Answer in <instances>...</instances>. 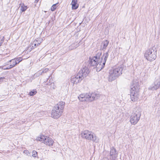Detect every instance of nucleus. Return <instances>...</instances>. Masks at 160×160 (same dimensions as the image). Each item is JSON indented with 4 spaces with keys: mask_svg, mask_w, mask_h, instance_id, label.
<instances>
[{
    "mask_svg": "<svg viewBox=\"0 0 160 160\" xmlns=\"http://www.w3.org/2000/svg\"><path fill=\"white\" fill-rule=\"evenodd\" d=\"M108 56V52H106L103 55L100 60L98 57L91 58L89 60L90 64L96 67L97 70L100 71L103 68Z\"/></svg>",
    "mask_w": 160,
    "mask_h": 160,
    "instance_id": "f257e3e1",
    "label": "nucleus"
},
{
    "mask_svg": "<svg viewBox=\"0 0 160 160\" xmlns=\"http://www.w3.org/2000/svg\"><path fill=\"white\" fill-rule=\"evenodd\" d=\"M80 135L83 139L92 141L96 143L99 142V139L92 132L85 130L81 132Z\"/></svg>",
    "mask_w": 160,
    "mask_h": 160,
    "instance_id": "f03ea898",
    "label": "nucleus"
},
{
    "mask_svg": "<svg viewBox=\"0 0 160 160\" xmlns=\"http://www.w3.org/2000/svg\"><path fill=\"white\" fill-rule=\"evenodd\" d=\"M122 67L111 69L109 72L108 78L109 81L112 82L115 79L122 73Z\"/></svg>",
    "mask_w": 160,
    "mask_h": 160,
    "instance_id": "7ed1b4c3",
    "label": "nucleus"
},
{
    "mask_svg": "<svg viewBox=\"0 0 160 160\" xmlns=\"http://www.w3.org/2000/svg\"><path fill=\"white\" fill-rule=\"evenodd\" d=\"M145 58L148 61H152L156 58V52L152 48H150L146 51L144 54Z\"/></svg>",
    "mask_w": 160,
    "mask_h": 160,
    "instance_id": "20e7f679",
    "label": "nucleus"
},
{
    "mask_svg": "<svg viewBox=\"0 0 160 160\" xmlns=\"http://www.w3.org/2000/svg\"><path fill=\"white\" fill-rule=\"evenodd\" d=\"M141 114L139 112L136 111L132 113L130 117V121L133 125L136 124L140 119Z\"/></svg>",
    "mask_w": 160,
    "mask_h": 160,
    "instance_id": "39448f33",
    "label": "nucleus"
},
{
    "mask_svg": "<svg viewBox=\"0 0 160 160\" xmlns=\"http://www.w3.org/2000/svg\"><path fill=\"white\" fill-rule=\"evenodd\" d=\"M87 102H92L98 99L100 97L99 93H87Z\"/></svg>",
    "mask_w": 160,
    "mask_h": 160,
    "instance_id": "423d86ee",
    "label": "nucleus"
},
{
    "mask_svg": "<svg viewBox=\"0 0 160 160\" xmlns=\"http://www.w3.org/2000/svg\"><path fill=\"white\" fill-rule=\"evenodd\" d=\"M62 112L54 107L52 111L51 117L54 119L59 118L62 115Z\"/></svg>",
    "mask_w": 160,
    "mask_h": 160,
    "instance_id": "0eeeda50",
    "label": "nucleus"
},
{
    "mask_svg": "<svg viewBox=\"0 0 160 160\" xmlns=\"http://www.w3.org/2000/svg\"><path fill=\"white\" fill-rule=\"evenodd\" d=\"M160 88V78L156 79L154 82V84L150 86L148 88L150 90H155Z\"/></svg>",
    "mask_w": 160,
    "mask_h": 160,
    "instance_id": "6e6552de",
    "label": "nucleus"
},
{
    "mask_svg": "<svg viewBox=\"0 0 160 160\" xmlns=\"http://www.w3.org/2000/svg\"><path fill=\"white\" fill-rule=\"evenodd\" d=\"M89 72L88 68L86 67H85L79 72L78 74H79L80 76L83 79L88 75Z\"/></svg>",
    "mask_w": 160,
    "mask_h": 160,
    "instance_id": "1a4fd4ad",
    "label": "nucleus"
},
{
    "mask_svg": "<svg viewBox=\"0 0 160 160\" xmlns=\"http://www.w3.org/2000/svg\"><path fill=\"white\" fill-rule=\"evenodd\" d=\"M130 94L139 92V86L138 83H133L131 86Z\"/></svg>",
    "mask_w": 160,
    "mask_h": 160,
    "instance_id": "9d476101",
    "label": "nucleus"
},
{
    "mask_svg": "<svg viewBox=\"0 0 160 160\" xmlns=\"http://www.w3.org/2000/svg\"><path fill=\"white\" fill-rule=\"evenodd\" d=\"M82 79L79 74H78L75 77H73L71 78V82L73 84H77Z\"/></svg>",
    "mask_w": 160,
    "mask_h": 160,
    "instance_id": "9b49d317",
    "label": "nucleus"
},
{
    "mask_svg": "<svg viewBox=\"0 0 160 160\" xmlns=\"http://www.w3.org/2000/svg\"><path fill=\"white\" fill-rule=\"evenodd\" d=\"M44 139L43 143L49 146H50L53 145L54 141L52 138L45 136Z\"/></svg>",
    "mask_w": 160,
    "mask_h": 160,
    "instance_id": "f8f14e48",
    "label": "nucleus"
},
{
    "mask_svg": "<svg viewBox=\"0 0 160 160\" xmlns=\"http://www.w3.org/2000/svg\"><path fill=\"white\" fill-rule=\"evenodd\" d=\"M131 100L133 102H136L139 99V92L132 93L130 94Z\"/></svg>",
    "mask_w": 160,
    "mask_h": 160,
    "instance_id": "ddd939ff",
    "label": "nucleus"
},
{
    "mask_svg": "<svg viewBox=\"0 0 160 160\" xmlns=\"http://www.w3.org/2000/svg\"><path fill=\"white\" fill-rule=\"evenodd\" d=\"M78 98L80 102H87V93H82L80 94L78 97Z\"/></svg>",
    "mask_w": 160,
    "mask_h": 160,
    "instance_id": "4468645a",
    "label": "nucleus"
},
{
    "mask_svg": "<svg viewBox=\"0 0 160 160\" xmlns=\"http://www.w3.org/2000/svg\"><path fill=\"white\" fill-rule=\"evenodd\" d=\"M65 102L62 101L60 102L56 105V106L54 107L63 112V109L65 106Z\"/></svg>",
    "mask_w": 160,
    "mask_h": 160,
    "instance_id": "2eb2a0df",
    "label": "nucleus"
},
{
    "mask_svg": "<svg viewBox=\"0 0 160 160\" xmlns=\"http://www.w3.org/2000/svg\"><path fill=\"white\" fill-rule=\"evenodd\" d=\"M43 40L42 38H38L35 39L32 42V45L34 46H32V47L34 48L36 47L37 46H38L40 43L43 41Z\"/></svg>",
    "mask_w": 160,
    "mask_h": 160,
    "instance_id": "dca6fc26",
    "label": "nucleus"
},
{
    "mask_svg": "<svg viewBox=\"0 0 160 160\" xmlns=\"http://www.w3.org/2000/svg\"><path fill=\"white\" fill-rule=\"evenodd\" d=\"M72 9H76L78 7L77 0H72L71 3Z\"/></svg>",
    "mask_w": 160,
    "mask_h": 160,
    "instance_id": "f3484780",
    "label": "nucleus"
},
{
    "mask_svg": "<svg viewBox=\"0 0 160 160\" xmlns=\"http://www.w3.org/2000/svg\"><path fill=\"white\" fill-rule=\"evenodd\" d=\"M9 62L10 63V65L9 66V67L7 68L6 69H10L14 67L16 64H17V62L15 61V58L10 60L9 61Z\"/></svg>",
    "mask_w": 160,
    "mask_h": 160,
    "instance_id": "a211bd4d",
    "label": "nucleus"
},
{
    "mask_svg": "<svg viewBox=\"0 0 160 160\" xmlns=\"http://www.w3.org/2000/svg\"><path fill=\"white\" fill-rule=\"evenodd\" d=\"M109 43V41L106 40L103 41L101 44V47L102 48V50H104L106 49Z\"/></svg>",
    "mask_w": 160,
    "mask_h": 160,
    "instance_id": "6ab92c4d",
    "label": "nucleus"
},
{
    "mask_svg": "<svg viewBox=\"0 0 160 160\" xmlns=\"http://www.w3.org/2000/svg\"><path fill=\"white\" fill-rule=\"evenodd\" d=\"M19 8L22 12L25 11L28 8L27 6H25L23 3L20 4Z\"/></svg>",
    "mask_w": 160,
    "mask_h": 160,
    "instance_id": "aec40b11",
    "label": "nucleus"
},
{
    "mask_svg": "<svg viewBox=\"0 0 160 160\" xmlns=\"http://www.w3.org/2000/svg\"><path fill=\"white\" fill-rule=\"evenodd\" d=\"M116 150L114 148H112L111 149V150L110 152V155L112 156H113L114 157H116Z\"/></svg>",
    "mask_w": 160,
    "mask_h": 160,
    "instance_id": "412c9836",
    "label": "nucleus"
},
{
    "mask_svg": "<svg viewBox=\"0 0 160 160\" xmlns=\"http://www.w3.org/2000/svg\"><path fill=\"white\" fill-rule=\"evenodd\" d=\"M45 137V136L43 135H40L37 137L36 139L38 141L42 142H43Z\"/></svg>",
    "mask_w": 160,
    "mask_h": 160,
    "instance_id": "4be33fe9",
    "label": "nucleus"
},
{
    "mask_svg": "<svg viewBox=\"0 0 160 160\" xmlns=\"http://www.w3.org/2000/svg\"><path fill=\"white\" fill-rule=\"evenodd\" d=\"M37 93V92L35 90H33L29 92V95L32 96L35 95Z\"/></svg>",
    "mask_w": 160,
    "mask_h": 160,
    "instance_id": "5701e85b",
    "label": "nucleus"
},
{
    "mask_svg": "<svg viewBox=\"0 0 160 160\" xmlns=\"http://www.w3.org/2000/svg\"><path fill=\"white\" fill-rule=\"evenodd\" d=\"M57 4H54L52 5V7L51 8V10L52 11H54L56 8V5Z\"/></svg>",
    "mask_w": 160,
    "mask_h": 160,
    "instance_id": "b1692460",
    "label": "nucleus"
},
{
    "mask_svg": "<svg viewBox=\"0 0 160 160\" xmlns=\"http://www.w3.org/2000/svg\"><path fill=\"white\" fill-rule=\"evenodd\" d=\"M22 60V59L21 58H17L15 59L16 62H17V64L18 63Z\"/></svg>",
    "mask_w": 160,
    "mask_h": 160,
    "instance_id": "393cba45",
    "label": "nucleus"
},
{
    "mask_svg": "<svg viewBox=\"0 0 160 160\" xmlns=\"http://www.w3.org/2000/svg\"><path fill=\"white\" fill-rule=\"evenodd\" d=\"M38 152L35 151H33L32 152V156L34 157H36L37 156Z\"/></svg>",
    "mask_w": 160,
    "mask_h": 160,
    "instance_id": "a878e982",
    "label": "nucleus"
},
{
    "mask_svg": "<svg viewBox=\"0 0 160 160\" xmlns=\"http://www.w3.org/2000/svg\"><path fill=\"white\" fill-rule=\"evenodd\" d=\"M4 40V37L2 36L0 38V46L1 45V44L3 42Z\"/></svg>",
    "mask_w": 160,
    "mask_h": 160,
    "instance_id": "bb28decb",
    "label": "nucleus"
},
{
    "mask_svg": "<svg viewBox=\"0 0 160 160\" xmlns=\"http://www.w3.org/2000/svg\"><path fill=\"white\" fill-rule=\"evenodd\" d=\"M48 71V68H45L42 71V73H46Z\"/></svg>",
    "mask_w": 160,
    "mask_h": 160,
    "instance_id": "cd10ccee",
    "label": "nucleus"
},
{
    "mask_svg": "<svg viewBox=\"0 0 160 160\" xmlns=\"http://www.w3.org/2000/svg\"><path fill=\"white\" fill-rule=\"evenodd\" d=\"M31 51V48L29 50V51H28V50H24V52H25V53H28V52H29Z\"/></svg>",
    "mask_w": 160,
    "mask_h": 160,
    "instance_id": "c85d7f7f",
    "label": "nucleus"
},
{
    "mask_svg": "<svg viewBox=\"0 0 160 160\" xmlns=\"http://www.w3.org/2000/svg\"><path fill=\"white\" fill-rule=\"evenodd\" d=\"M39 1V0H36L35 1V2H36V3H37L38 2V1Z\"/></svg>",
    "mask_w": 160,
    "mask_h": 160,
    "instance_id": "c756f323",
    "label": "nucleus"
},
{
    "mask_svg": "<svg viewBox=\"0 0 160 160\" xmlns=\"http://www.w3.org/2000/svg\"><path fill=\"white\" fill-rule=\"evenodd\" d=\"M26 152H27V153H29V154H30V153H29V151H27ZM27 155H28V154H27Z\"/></svg>",
    "mask_w": 160,
    "mask_h": 160,
    "instance_id": "7c9ffc66",
    "label": "nucleus"
},
{
    "mask_svg": "<svg viewBox=\"0 0 160 160\" xmlns=\"http://www.w3.org/2000/svg\"><path fill=\"white\" fill-rule=\"evenodd\" d=\"M3 79V78H0V80L1 79Z\"/></svg>",
    "mask_w": 160,
    "mask_h": 160,
    "instance_id": "2f4dec72",
    "label": "nucleus"
},
{
    "mask_svg": "<svg viewBox=\"0 0 160 160\" xmlns=\"http://www.w3.org/2000/svg\"><path fill=\"white\" fill-rule=\"evenodd\" d=\"M75 48H71V49H74Z\"/></svg>",
    "mask_w": 160,
    "mask_h": 160,
    "instance_id": "473e14b6",
    "label": "nucleus"
}]
</instances>
